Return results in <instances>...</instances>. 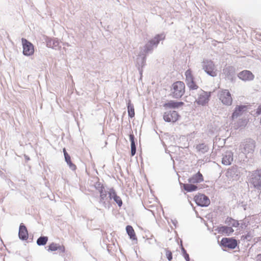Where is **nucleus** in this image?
Returning <instances> with one entry per match:
<instances>
[{"label":"nucleus","instance_id":"4468645a","mask_svg":"<svg viewBox=\"0 0 261 261\" xmlns=\"http://www.w3.org/2000/svg\"><path fill=\"white\" fill-rule=\"evenodd\" d=\"M238 77L244 82H250L253 81L255 76L250 70H244L238 74Z\"/></svg>","mask_w":261,"mask_h":261},{"label":"nucleus","instance_id":"e433bc0d","mask_svg":"<svg viewBox=\"0 0 261 261\" xmlns=\"http://www.w3.org/2000/svg\"><path fill=\"white\" fill-rule=\"evenodd\" d=\"M181 250L182 253V255L184 257L186 261H190V257L189 254L187 253L186 249L184 248L182 245H181Z\"/></svg>","mask_w":261,"mask_h":261},{"label":"nucleus","instance_id":"2f4dec72","mask_svg":"<svg viewBox=\"0 0 261 261\" xmlns=\"http://www.w3.org/2000/svg\"><path fill=\"white\" fill-rule=\"evenodd\" d=\"M107 196V192H104L100 194V199L99 202L100 203H102L103 206L105 208H109L110 207V204L107 203L106 202V201L105 200L106 197Z\"/></svg>","mask_w":261,"mask_h":261},{"label":"nucleus","instance_id":"393cba45","mask_svg":"<svg viewBox=\"0 0 261 261\" xmlns=\"http://www.w3.org/2000/svg\"><path fill=\"white\" fill-rule=\"evenodd\" d=\"M63 153L65 158V161L66 162L67 164L68 165L70 169L73 171L75 170L76 169V166L72 162L70 156L67 152L65 148L63 149Z\"/></svg>","mask_w":261,"mask_h":261},{"label":"nucleus","instance_id":"2eb2a0df","mask_svg":"<svg viewBox=\"0 0 261 261\" xmlns=\"http://www.w3.org/2000/svg\"><path fill=\"white\" fill-rule=\"evenodd\" d=\"M226 176L228 178H231L233 180H238L240 177V171L237 166H233L229 168L227 172Z\"/></svg>","mask_w":261,"mask_h":261},{"label":"nucleus","instance_id":"72a5a7b5","mask_svg":"<svg viewBox=\"0 0 261 261\" xmlns=\"http://www.w3.org/2000/svg\"><path fill=\"white\" fill-rule=\"evenodd\" d=\"M48 237L46 236H41L37 240V244L38 246H44L48 241Z\"/></svg>","mask_w":261,"mask_h":261},{"label":"nucleus","instance_id":"f3484780","mask_svg":"<svg viewBox=\"0 0 261 261\" xmlns=\"http://www.w3.org/2000/svg\"><path fill=\"white\" fill-rule=\"evenodd\" d=\"M108 194L110 199H113L119 207H121L122 205L123 202L121 198L117 195L116 191L113 188L110 189Z\"/></svg>","mask_w":261,"mask_h":261},{"label":"nucleus","instance_id":"37998d69","mask_svg":"<svg viewBox=\"0 0 261 261\" xmlns=\"http://www.w3.org/2000/svg\"><path fill=\"white\" fill-rule=\"evenodd\" d=\"M176 223H177L176 221V222L173 221V224L175 226H176Z\"/></svg>","mask_w":261,"mask_h":261},{"label":"nucleus","instance_id":"f03ea898","mask_svg":"<svg viewBox=\"0 0 261 261\" xmlns=\"http://www.w3.org/2000/svg\"><path fill=\"white\" fill-rule=\"evenodd\" d=\"M185 85L183 82H174L171 88L170 95L174 98H180L185 94Z\"/></svg>","mask_w":261,"mask_h":261},{"label":"nucleus","instance_id":"c03bdc74","mask_svg":"<svg viewBox=\"0 0 261 261\" xmlns=\"http://www.w3.org/2000/svg\"><path fill=\"white\" fill-rule=\"evenodd\" d=\"M260 156H261V149L260 150Z\"/></svg>","mask_w":261,"mask_h":261},{"label":"nucleus","instance_id":"ddd939ff","mask_svg":"<svg viewBox=\"0 0 261 261\" xmlns=\"http://www.w3.org/2000/svg\"><path fill=\"white\" fill-rule=\"evenodd\" d=\"M250 182L253 187L259 189L261 188V169L255 171L252 174Z\"/></svg>","mask_w":261,"mask_h":261},{"label":"nucleus","instance_id":"412c9836","mask_svg":"<svg viewBox=\"0 0 261 261\" xmlns=\"http://www.w3.org/2000/svg\"><path fill=\"white\" fill-rule=\"evenodd\" d=\"M219 233L222 234H226L227 236H229L232 234L234 230L232 229L231 227H229L227 226L222 225L217 227L216 229Z\"/></svg>","mask_w":261,"mask_h":261},{"label":"nucleus","instance_id":"f704fd0d","mask_svg":"<svg viewBox=\"0 0 261 261\" xmlns=\"http://www.w3.org/2000/svg\"><path fill=\"white\" fill-rule=\"evenodd\" d=\"M253 237V232L249 231L246 234L243 235L241 239L242 241L247 240V241H250Z\"/></svg>","mask_w":261,"mask_h":261},{"label":"nucleus","instance_id":"6ab92c4d","mask_svg":"<svg viewBox=\"0 0 261 261\" xmlns=\"http://www.w3.org/2000/svg\"><path fill=\"white\" fill-rule=\"evenodd\" d=\"M184 105L182 101H176L174 100H170L163 104V106L165 108L178 109Z\"/></svg>","mask_w":261,"mask_h":261},{"label":"nucleus","instance_id":"9b49d317","mask_svg":"<svg viewBox=\"0 0 261 261\" xmlns=\"http://www.w3.org/2000/svg\"><path fill=\"white\" fill-rule=\"evenodd\" d=\"M238 244V241L234 238H224L221 241V245L230 249H234Z\"/></svg>","mask_w":261,"mask_h":261},{"label":"nucleus","instance_id":"20e7f679","mask_svg":"<svg viewBox=\"0 0 261 261\" xmlns=\"http://www.w3.org/2000/svg\"><path fill=\"white\" fill-rule=\"evenodd\" d=\"M255 142L250 138L244 140L240 145V149L241 152L244 154L252 153L255 148Z\"/></svg>","mask_w":261,"mask_h":261},{"label":"nucleus","instance_id":"aec40b11","mask_svg":"<svg viewBox=\"0 0 261 261\" xmlns=\"http://www.w3.org/2000/svg\"><path fill=\"white\" fill-rule=\"evenodd\" d=\"M203 176L199 171L193 175L188 179L189 183L194 184L200 183L203 181Z\"/></svg>","mask_w":261,"mask_h":261},{"label":"nucleus","instance_id":"c9c22d12","mask_svg":"<svg viewBox=\"0 0 261 261\" xmlns=\"http://www.w3.org/2000/svg\"><path fill=\"white\" fill-rule=\"evenodd\" d=\"M95 187L100 194L104 192H106V191L105 190L103 185L99 181L95 183Z\"/></svg>","mask_w":261,"mask_h":261},{"label":"nucleus","instance_id":"4be33fe9","mask_svg":"<svg viewBox=\"0 0 261 261\" xmlns=\"http://www.w3.org/2000/svg\"><path fill=\"white\" fill-rule=\"evenodd\" d=\"M247 109V106H245V105H240V106H237L232 114V116H231V118H232V119H234L235 118H237L238 117L241 116L243 113V111H245Z\"/></svg>","mask_w":261,"mask_h":261},{"label":"nucleus","instance_id":"5701e85b","mask_svg":"<svg viewBox=\"0 0 261 261\" xmlns=\"http://www.w3.org/2000/svg\"><path fill=\"white\" fill-rule=\"evenodd\" d=\"M233 161V153L231 151H226L222 159V164L224 165H229Z\"/></svg>","mask_w":261,"mask_h":261},{"label":"nucleus","instance_id":"473e14b6","mask_svg":"<svg viewBox=\"0 0 261 261\" xmlns=\"http://www.w3.org/2000/svg\"><path fill=\"white\" fill-rule=\"evenodd\" d=\"M59 44V42L56 39H49L46 41L47 46L52 48H56Z\"/></svg>","mask_w":261,"mask_h":261},{"label":"nucleus","instance_id":"f257e3e1","mask_svg":"<svg viewBox=\"0 0 261 261\" xmlns=\"http://www.w3.org/2000/svg\"><path fill=\"white\" fill-rule=\"evenodd\" d=\"M165 38V35L164 33L156 35L148 41L143 46V49L141 51L146 55L152 53L153 49L157 47L160 42L164 40Z\"/></svg>","mask_w":261,"mask_h":261},{"label":"nucleus","instance_id":"cd10ccee","mask_svg":"<svg viewBox=\"0 0 261 261\" xmlns=\"http://www.w3.org/2000/svg\"><path fill=\"white\" fill-rule=\"evenodd\" d=\"M225 223L231 227H237L240 225V223L231 217H227L225 220Z\"/></svg>","mask_w":261,"mask_h":261},{"label":"nucleus","instance_id":"4c0bfd02","mask_svg":"<svg viewBox=\"0 0 261 261\" xmlns=\"http://www.w3.org/2000/svg\"><path fill=\"white\" fill-rule=\"evenodd\" d=\"M166 256L168 260L171 261L172 259V253L171 251L166 250Z\"/></svg>","mask_w":261,"mask_h":261},{"label":"nucleus","instance_id":"dca6fc26","mask_svg":"<svg viewBox=\"0 0 261 261\" xmlns=\"http://www.w3.org/2000/svg\"><path fill=\"white\" fill-rule=\"evenodd\" d=\"M223 71L228 80L232 82L236 79V68L233 66L226 67Z\"/></svg>","mask_w":261,"mask_h":261},{"label":"nucleus","instance_id":"c85d7f7f","mask_svg":"<svg viewBox=\"0 0 261 261\" xmlns=\"http://www.w3.org/2000/svg\"><path fill=\"white\" fill-rule=\"evenodd\" d=\"M182 187L187 192H192L198 189V187L195 185L194 184H184Z\"/></svg>","mask_w":261,"mask_h":261},{"label":"nucleus","instance_id":"423d86ee","mask_svg":"<svg viewBox=\"0 0 261 261\" xmlns=\"http://www.w3.org/2000/svg\"><path fill=\"white\" fill-rule=\"evenodd\" d=\"M21 42L23 48V54L25 56H30L34 53V46L33 44L27 39L21 38Z\"/></svg>","mask_w":261,"mask_h":261},{"label":"nucleus","instance_id":"ea45409f","mask_svg":"<svg viewBox=\"0 0 261 261\" xmlns=\"http://www.w3.org/2000/svg\"><path fill=\"white\" fill-rule=\"evenodd\" d=\"M256 113L258 115L261 114V104L258 106L257 109H256Z\"/></svg>","mask_w":261,"mask_h":261},{"label":"nucleus","instance_id":"79ce46f5","mask_svg":"<svg viewBox=\"0 0 261 261\" xmlns=\"http://www.w3.org/2000/svg\"><path fill=\"white\" fill-rule=\"evenodd\" d=\"M24 158H25V160L27 161H29L30 160V158L28 155H27L25 154H24Z\"/></svg>","mask_w":261,"mask_h":261},{"label":"nucleus","instance_id":"a211bd4d","mask_svg":"<svg viewBox=\"0 0 261 261\" xmlns=\"http://www.w3.org/2000/svg\"><path fill=\"white\" fill-rule=\"evenodd\" d=\"M19 239L22 241H26L29 238L28 231L25 225L21 223L19 227Z\"/></svg>","mask_w":261,"mask_h":261},{"label":"nucleus","instance_id":"c756f323","mask_svg":"<svg viewBox=\"0 0 261 261\" xmlns=\"http://www.w3.org/2000/svg\"><path fill=\"white\" fill-rule=\"evenodd\" d=\"M127 108L128 117L132 118L135 116V109L134 105L131 103L130 100L127 102Z\"/></svg>","mask_w":261,"mask_h":261},{"label":"nucleus","instance_id":"7ed1b4c3","mask_svg":"<svg viewBox=\"0 0 261 261\" xmlns=\"http://www.w3.org/2000/svg\"><path fill=\"white\" fill-rule=\"evenodd\" d=\"M201 67L207 75L212 77L217 76V72L216 66L211 60L204 59L201 62Z\"/></svg>","mask_w":261,"mask_h":261},{"label":"nucleus","instance_id":"bb28decb","mask_svg":"<svg viewBox=\"0 0 261 261\" xmlns=\"http://www.w3.org/2000/svg\"><path fill=\"white\" fill-rule=\"evenodd\" d=\"M196 149L198 152L204 154L208 151L209 146L205 143H201L196 146Z\"/></svg>","mask_w":261,"mask_h":261},{"label":"nucleus","instance_id":"1a4fd4ad","mask_svg":"<svg viewBox=\"0 0 261 261\" xmlns=\"http://www.w3.org/2000/svg\"><path fill=\"white\" fill-rule=\"evenodd\" d=\"M147 55L141 51L136 59V66L139 71L141 76L143 73V68L146 65V56Z\"/></svg>","mask_w":261,"mask_h":261},{"label":"nucleus","instance_id":"6e6552de","mask_svg":"<svg viewBox=\"0 0 261 261\" xmlns=\"http://www.w3.org/2000/svg\"><path fill=\"white\" fill-rule=\"evenodd\" d=\"M194 199L196 204L201 207H206L210 204L208 197L203 194L196 195Z\"/></svg>","mask_w":261,"mask_h":261},{"label":"nucleus","instance_id":"b1692460","mask_svg":"<svg viewBox=\"0 0 261 261\" xmlns=\"http://www.w3.org/2000/svg\"><path fill=\"white\" fill-rule=\"evenodd\" d=\"M47 250L48 251H55L59 250L60 253H64L65 252V249L64 246L63 245H60L59 244L52 243L48 246Z\"/></svg>","mask_w":261,"mask_h":261},{"label":"nucleus","instance_id":"0eeeda50","mask_svg":"<svg viewBox=\"0 0 261 261\" xmlns=\"http://www.w3.org/2000/svg\"><path fill=\"white\" fill-rule=\"evenodd\" d=\"M218 97L221 102L226 106L232 104V98L230 93L228 90L225 89L219 92Z\"/></svg>","mask_w":261,"mask_h":261},{"label":"nucleus","instance_id":"f8f14e48","mask_svg":"<svg viewBox=\"0 0 261 261\" xmlns=\"http://www.w3.org/2000/svg\"><path fill=\"white\" fill-rule=\"evenodd\" d=\"M179 117V115L175 111H168L163 114V119L167 122H175Z\"/></svg>","mask_w":261,"mask_h":261},{"label":"nucleus","instance_id":"9d476101","mask_svg":"<svg viewBox=\"0 0 261 261\" xmlns=\"http://www.w3.org/2000/svg\"><path fill=\"white\" fill-rule=\"evenodd\" d=\"M186 82L190 90H196L198 86L196 84L191 71L189 69L185 72Z\"/></svg>","mask_w":261,"mask_h":261},{"label":"nucleus","instance_id":"a19ab883","mask_svg":"<svg viewBox=\"0 0 261 261\" xmlns=\"http://www.w3.org/2000/svg\"><path fill=\"white\" fill-rule=\"evenodd\" d=\"M257 261H261V254H258L256 257Z\"/></svg>","mask_w":261,"mask_h":261},{"label":"nucleus","instance_id":"39448f33","mask_svg":"<svg viewBox=\"0 0 261 261\" xmlns=\"http://www.w3.org/2000/svg\"><path fill=\"white\" fill-rule=\"evenodd\" d=\"M210 96L211 92L200 89L198 93V98L196 99L195 102L199 106H205L208 102Z\"/></svg>","mask_w":261,"mask_h":261},{"label":"nucleus","instance_id":"a878e982","mask_svg":"<svg viewBox=\"0 0 261 261\" xmlns=\"http://www.w3.org/2000/svg\"><path fill=\"white\" fill-rule=\"evenodd\" d=\"M130 142V154L132 156L135 155L136 152V146L135 143V137L133 134L129 135Z\"/></svg>","mask_w":261,"mask_h":261},{"label":"nucleus","instance_id":"7c9ffc66","mask_svg":"<svg viewBox=\"0 0 261 261\" xmlns=\"http://www.w3.org/2000/svg\"><path fill=\"white\" fill-rule=\"evenodd\" d=\"M126 231L129 237V238L132 240H136L137 237L134 231V228L130 225H127L126 227Z\"/></svg>","mask_w":261,"mask_h":261},{"label":"nucleus","instance_id":"58836bf2","mask_svg":"<svg viewBox=\"0 0 261 261\" xmlns=\"http://www.w3.org/2000/svg\"><path fill=\"white\" fill-rule=\"evenodd\" d=\"M248 222H246V221H243L242 222H241V223H240V227L241 228V229H245L247 226H248Z\"/></svg>","mask_w":261,"mask_h":261}]
</instances>
